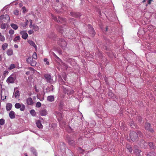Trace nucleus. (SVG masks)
<instances>
[{"mask_svg":"<svg viewBox=\"0 0 156 156\" xmlns=\"http://www.w3.org/2000/svg\"><path fill=\"white\" fill-rule=\"evenodd\" d=\"M34 31L33 30H30L28 31V33L29 34H31L33 33Z\"/></svg>","mask_w":156,"mask_h":156,"instance_id":"57","label":"nucleus"},{"mask_svg":"<svg viewBox=\"0 0 156 156\" xmlns=\"http://www.w3.org/2000/svg\"><path fill=\"white\" fill-rule=\"evenodd\" d=\"M33 58H34V59H36L37 58V54L36 52H34L33 55Z\"/></svg>","mask_w":156,"mask_h":156,"instance_id":"45","label":"nucleus"},{"mask_svg":"<svg viewBox=\"0 0 156 156\" xmlns=\"http://www.w3.org/2000/svg\"><path fill=\"white\" fill-rule=\"evenodd\" d=\"M26 102L27 104L28 105H32L34 103L32 99L30 97L28 98L27 99Z\"/></svg>","mask_w":156,"mask_h":156,"instance_id":"16","label":"nucleus"},{"mask_svg":"<svg viewBox=\"0 0 156 156\" xmlns=\"http://www.w3.org/2000/svg\"><path fill=\"white\" fill-rule=\"evenodd\" d=\"M29 22H30V24H32V20H29Z\"/></svg>","mask_w":156,"mask_h":156,"instance_id":"63","label":"nucleus"},{"mask_svg":"<svg viewBox=\"0 0 156 156\" xmlns=\"http://www.w3.org/2000/svg\"><path fill=\"white\" fill-rule=\"evenodd\" d=\"M14 33V30H13L12 29H10L9 31V33L10 35H12Z\"/></svg>","mask_w":156,"mask_h":156,"instance_id":"51","label":"nucleus"},{"mask_svg":"<svg viewBox=\"0 0 156 156\" xmlns=\"http://www.w3.org/2000/svg\"><path fill=\"white\" fill-rule=\"evenodd\" d=\"M147 156H156V154L154 152H150Z\"/></svg>","mask_w":156,"mask_h":156,"instance_id":"37","label":"nucleus"},{"mask_svg":"<svg viewBox=\"0 0 156 156\" xmlns=\"http://www.w3.org/2000/svg\"><path fill=\"white\" fill-rule=\"evenodd\" d=\"M33 61V58L31 57H29L27 59L26 61L27 63L29 64H30V63Z\"/></svg>","mask_w":156,"mask_h":156,"instance_id":"32","label":"nucleus"},{"mask_svg":"<svg viewBox=\"0 0 156 156\" xmlns=\"http://www.w3.org/2000/svg\"><path fill=\"white\" fill-rule=\"evenodd\" d=\"M137 133H138V136H139L140 137L143 138V135L142 134V133L140 131H137Z\"/></svg>","mask_w":156,"mask_h":156,"instance_id":"46","label":"nucleus"},{"mask_svg":"<svg viewBox=\"0 0 156 156\" xmlns=\"http://www.w3.org/2000/svg\"><path fill=\"white\" fill-rule=\"evenodd\" d=\"M4 19H7L8 21H9L10 18L9 15H2L0 16V19L3 20Z\"/></svg>","mask_w":156,"mask_h":156,"instance_id":"19","label":"nucleus"},{"mask_svg":"<svg viewBox=\"0 0 156 156\" xmlns=\"http://www.w3.org/2000/svg\"><path fill=\"white\" fill-rule=\"evenodd\" d=\"M8 46V44L7 43H5L3 44L2 46V49L4 51Z\"/></svg>","mask_w":156,"mask_h":156,"instance_id":"34","label":"nucleus"},{"mask_svg":"<svg viewBox=\"0 0 156 156\" xmlns=\"http://www.w3.org/2000/svg\"><path fill=\"white\" fill-rule=\"evenodd\" d=\"M30 114L33 116H35L36 115V112L34 109H32L30 111Z\"/></svg>","mask_w":156,"mask_h":156,"instance_id":"39","label":"nucleus"},{"mask_svg":"<svg viewBox=\"0 0 156 156\" xmlns=\"http://www.w3.org/2000/svg\"><path fill=\"white\" fill-rule=\"evenodd\" d=\"M48 37L49 38L53 39L54 41L56 40L55 39V34L54 33L51 32L50 34L48 36Z\"/></svg>","mask_w":156,"mask_h":156,"instance_id":"22","label":"nucleus"},{"mask_svg":"<svg viewBox=\"0 0 156 156\" xmlns=\"http://www.w3.org/2000/svg\"><path fill=\"white\" fill-rule=\"evenodd\" d=\"M141 150L138 149V146L136 145H135L133 147V152L134 154L136 156H140V153L141 152Z\"/></svg>","mask_w":156,"mask_h":156,"instance_id":"8","label":"nucleus"},{"mask_svg":"<svg viewBox=\"0 0 156 156\" xmlns=\"http://www.w3.org/2000/svg\"><path fill=\"white\" fill-rule=\"evenodd\" d=\"M63 105H64V102L62 101H60V102L59 103V107L61 108H62L63 106Z\"/></svg>","mask_w":156,"mask_h":156,"instance_id":"47","label":"nucleus"},{"mask_svg":"<svg viewBox=\"0 0 156 156\" xmlns=\"http://www.w3.org/2000/svg\"><path fill=\"white\" fill-rule=\"evenodd\" d=\"M9 73V72L7 70H5L4 72L3 73V75L4 76H5L6 75H7Z\"/></svg>","mask_w":156,"mask_h":156,"instance_id":"55","label":"nucleus"},{"mask_svg":"<svg viewBox=\"0 0 156 156\" xmlns=\"http://www.w3.org/2000/svg\"><path fill=\"white\" fill-rule=\"evenodd\" d=\"M34 90H35V91L36 92H39V90H38V89H37V87H36V86L35 85L34 86Z\"/></svg>","mask_w":156,"mask_h":156,"instance_id":"59","label":"nucleus"},{"mask_svg":"<svg viewBox=\"0 0 156 156\" xmlns=\"http://www.w3.org/2000/svg\"><path fill=\"white\" fill-rule=\"evenodd\" d=\"M13 95L16 98H18L20 96L19 91L18 90L16 91L14 93Z\"/></svg>","mask_w":156,"mask_h":156,"instance_id":"24","label":"nucleus"},{"mask_svg":"<svg viewBox=\"0 0 156 156\" xmlns=\"http://www.w3.org/2000/svg\"><path fill=\"white\" fill-rule=\"evenodd\" d=\"M30 151L35 156H37V153L34 147H31L30 148Z\"/></svg>","mask_w":156,"mask_h":156,"instance_id":"27","label":"nucleus"},{"mask_svg":"<svg viewBox=\"0 0 156 156\" xmlns=\"http://www.w3.org/2000/svg\"><path fill=\"white\" fill-rule=\"evenodd\" d=\"M54 95H50L47 97V100L49 102H53L54 101Z\"/></svg>","mask_w":156,"mask_h":156,"instance_id":"20","label":"nucleus"},{"mask_svg":"<svg viewBox=\"0 0 156 156\" xmlns=\"http://www.w3.org/2000/svg\"><path fill=\"white\" fill-rule=\"evenodd\" d=\"M16 67L15 65L14 64H12L10 65L9 66L8 68V69L9 70L12 69Z\"/></svg>","mask_w":156,"mask_h":156,"instance_id":"35","label":"nucleus"},{"mask_svg":"<svg viewBox=\"0 0 156 156\" xmlns=\"http://www.w3.org/2000/svg\"><path fill=\"white\" fill-rule=\"evenodd\" d=\"M20 26L23 27H26V26H27L26 24L25 23H21L20 24Z\"/></svg>","mask_w":156,"mask_h":156,"instance_id":"53","label":"nucleus"},{"mask_svg":"<svg viewBox=\"0 0 156 156\" xmlns=\"http://www.w3.org/2000/svg\"><path fill=\"white\" fill-rule=\"evenodd\" d=\"M70 14L73 17L76 18L79 17L81 16V14L79 12H71Z\"/></svg>","mask_w":156,"mask_h":156,"instance_id":"17","label":"nucleus"},{"mask_svg":"<svg viewBox=\"0 0 156 156\" xmlns=\"http://www.w3.org/2000/svg\"><path fill=\"white\" fill-rule=\"evenodd\" d=\"M20 39V36H17L15 37V38L13 40V41L14 42H16L18 40H19Z\"/></svg>","mask_w":156,"mask_h":156,"instance_id":"41","label":"nucleus"},{"mask_svg":"<svg viewBox=\"0 0 156 156\" xmlns=\"http://www.w3.org/2000/svg\"><path fill=\"white\" fill-rule=\"evenodd\" d=\"M28 23H29V21L28 20H27L26 21V22L25 23V24H26V25H27V24H28Z\"/></svg>","mask_w":156,"mask_h":156,"instance_id":"61","label":"nucleus"},{"mask_svg":"<svg viewBox=\"0 0 156 156\" xmlns=\"http://www.w3.org/2000/svg\"><path fill=\"white\" fill-rule=\"evenodd\" d=\"M88 31L90 33L92 37H94L95 34V32L94 28L92 27V26L90 24L88 25Z\"/></svg>","mask_w":156,"mask_h":156,"instance_id":"10","label":"nucleus"},{"mask_svg":"<svg viewBox=\"0 0 156 156\" xmlns=\"http://www.w3.org/2000/svg\"><path fill=\"white\" fill-rule=\"evenodd\" d=\"M104 80L106 84L108 85V79L106 76L104 78Z\"/></svg>","mask_w":156,"mask_h":156,"instance_id":"56","label":"nucleus"},{"mask_svg":"<svg viewBox=\"0 0 156 156\" xmlns=\"http://www.w3.org/2000/svg\"><path fill=\"white\" fill-rule=\"evenodd\" d=\"M28 43L30 44V45L33 46L34 48H37L36 45L35 43L33 41L31 40L29 41H28Z\"/></svg>","mask_w":156,"mask_h":156,"instance_id":"30","label":"nucleus"},{"mask_svg":"<svg viewBox=\"0 0 156 156\" xmlns=\"http://www.w3.org/2000/svg\"><path fill=\"white\" fill-rule=\"evenodd\" d=\"M126 148L128 150L129 152L131 153L132 151V148L130 145H127L126 146Z\"/></svg>","mask_w":156,"mask_h":156,"instance_id":"36","label":"nucleus"},{"mask_svg":"<svg viewBox=\"0 0 156 156\" xmlns=\"http://www.w3.org/2000/svg\"><path fill=\"white\" fill-rule=\"evenodd\" d=\"M22 9L23 10V13H25V12L26 11V8L25 6H23L22 8Z\"/></svg>","mask_w":156,"mask_h":156,"instance_id":"58","label":"nucleus"},{"mask_svg":"<svg viewBox=\"0 0 156 156\" xmlns=\"http://www.w3.org/2000/svg\"><path fill=\"white\" fill-rule=\"evenodd\" d=\"M68 143L69 144L73 146H75L76 145L75 142L73 140H69L68 141Z\"/></svg>","mask_w":156,"mask_h":156,"instance_id":"33","label":"nucleus"},{"mask_svg":"<svg viewBox=\"0 0 156 156\" xmlns=\"http://www.w3.org/2000/svg\"><path fill=\"white\" fill-rule=\"evenodd\" d=\"M28 69L30 70L33 71V73H34L35 71V70L33 68L31 67H28Z\"/></svg>","mask_w":156,"mask_h":156,"instance_id":"54","label":"nucleus"},{"mask_svg":"<svg viewBox=\"0 0 156 156\" xmlns=\"http://www.w3.org/2000/svg\"><path fill=\"white\" fill-rule=\"evenodd\" d=\"M1 96V99L2 100H5L6 97V96L5 94V92H4V93L3 94L2 93V91L1 92V94H0Z\"/></svg>","mask_w":156,"mask_h":156,"instance_id":"25","label":"nucleus"},{"mask_svg":"<svg viewBox=\"0 0 156 156\" xmlns=\"http://www.w3.org/2000/svg\"><path fill=\"white\" fill-rule=\"evenodd\" d=\"M41 106V103L40 102H37L36 107L37 108L40 107Z\"/></svg>","mask_w":156,"mask_h":156,"instance_id":"50","label":"nucleus"},{"mask_svg":"<svg viewBox=\"0 0 156 156\" xmlns=\"http://www.w3.org/2000/svg\"><path fill=\"white\" fill-rule=\"evenodd\" d=\"M66 26L64 25L63 27H62L61 26L58 27L57 29L59 32L61 33H63V32L66 31Z\"/></svg>","mask_w":156,"mask_h":156,"instance_id":"12","label":"nucleus"},{"mask_svg":"<svg viewBox=\"0 0 156 156\" xmlns=\"http://www.w3.org/2000/svg\"><path fill=\"white\" fill-rule=\"evenodd\" d=\"M148 144L151 149H156V147L153 144V143L150 142Z\"/></svg>","mask_w":156,"mask_h":156,"instance_id":"26","label":"nucleus"},{"mask_svg":"<svg viewBox=\"0 0 156 156\" xmlns=\"http://www.w3.org/2000/svg\"><path fill=\"white\" fill-rule=\"evenodd\" d=\"M13 52L12 49H9L7 51V54L9 56H11L13 54Z\"/></svg>","mask_w":156,"mask_h":156,"instance_id":"28","label":"nucleus"},{"mask_svg":"<svg viewBox=\"0 0 156 156\" xmlns=\"http://www.w3.org/2000/svg\"><path fill=\"white\" fill-rule=\"evenodd\" d=\"M137 119L139 122H141L142 120V118L140 116H138L137 117Z\"/></svg>","mask_w":156,"mask_h":156,"instance_id":"52","label":"nucleus"},{"mask_svg":"<svg viewBox=\"0 0 156 156\" xmlns=\"http://www.w3.org/2000/svg\"><path fill=\"white\" fill-rule=\"evenodd\" d=\"M39 113L41 116H43L46 115L48 112L46 109H44L41 110L39 112Z\"/></svg>","mask_w":156,"mask_h":156,"instance_id":"18","label":"nucleus"},{"mask_svg":"<svg viewBox=\"0 0 156 156\" xmlns=\"http://www.w3.org/2000/svg\"><path fill=\"white\" fill-rule=\"evenodd\" d=\"M30 73V72L29 71L27 72L26 73V74L27 75H28Z\"/></svg>","mask_w":156,"mask_h":156,"instance_id":"64","label":"nucleus"},{"mask_svg":"<svg viewBox=\"0 0 156 156\" xmlns=\"http://www.w3.org/2000/svg\"><path fill=\"white\" fill-rule=\"evenodd\" d=\"M151 124L149 123H146L145 125V128L146 130L151 132V133H153L154 132V130L150 128Z\"/></svg>","mask_w":156,"mask_h":156,"instance_id":"11","label":"nucleus"},{"mask_svg":"<svg viewBox=\"0 0 156 156\" xmlns=\"http://www.w3.org/2000/svg\"><path fill=\"white\" fill-rule=\"evenodd\" d=\"M48 59L47 58H44V61L46 62L45 64L47 65H49V62L48 61Z\"/></svg>","mask_w":156,"mask_h":156,"instance_id":"49","label":"nucleus"},{"mask_svg":"<svg viewBox=\"0 0 156 156\" xmlns=\"http://www.w3.org/2000/svg\"><path fill=\"white\" fill-rule=\"evenodd\" d=\"M16 78V75L15 74H12L6 80V82L8 83H13Z\"/></svg>","mask_w":156,"mask_h":156,"instance_id":"2","label":"nucleus"},{"mask_svg":"<svg viewBox=\"0 0 156 156\" xmlns=\"http://www.w3.org/2000/svg\"><path fill=\"white\" fill-rule=\"evenodd\" d=\"M5 123V120L4 119H0V124L1 125H3Z\"/></svg>","mask_w":156,"mask_h":156,"instance_id":"42","label":"nucleus"},{"mask_svg":"<svg viewBox=\"0 0 156 156\" xmlns=\"http://www.w3.org/2000/svg\"><path fill=\"white\" fill-rule=\"evenodd\" d=\"M37 62L36 61L33 60L30 63V65L31 66H36Z\"/></svg>","mask_w":156,"mask_h":156,"instance_id":"38","label":"nucleus"},{"mask_svg":"<svg viewBox=\"0 0 156 156\" xmlns=\"http://www.w3.org/2000/svg\"><path fill=\"white\" fill-rule=\"evenodd\" d=\"M62 89L64 92L68 95L74 93V91L70 89H68L67 87L62 86Z\"/></svg>","mask_w":156,"mask_h":156,"instance_id":"7","label":"nucleus"},{"mask_svg":"<svg viewBox=\"0 0 156 156\" xmlns=\"http://www.w3.org/2000/svg\"><path fill=\"white\" fill-rule=\"evenodd\" d=\"M73 59L70 58H69L66 59L67 62L70 64L71 63V62H73Z\"/></svg>","mask_w":156,"mask_h":156,"instance_id":"43","label":"nucleus"},{"mask_svg":"<svg viewBox=\"0 0 156 156\" xmlns=\"http://www.w3.org/2000/svg\"><path fill=\"white\" fill-rule=\"evenodd\" d=\"M10 26L11 27L15 30H16L18 27L17 25L13 23H11Z\"/></svg>","mask_w":156,"mask_h":156,"instance_id":"29","label":"nucleus"},{"mask_svg":"<svg viewBox=\"0 0 156 156\" xmlns=\"http://www.w3.org/2000/svg\"><path fill=\"white\" fill-rule=\"evenodd\" d=\"M12 107V104L10 103H7L6 106V110L7 111H10Z\"/></svg>","mask_w":156,"mask_h":156,"instance_id":"21","label":"nucleus"},{"mask_svg":"<svg viewBox=\"0 0 156 156\" xmlns=\"http://www.w3.org/2000/svg\"><path fill=\"white\" fill-rule=\"evenodd\" d=\"M15 113L13 111H11L9 113V116L11 119H13L15 118Z\"/></svg>","mask_w":156,"mask_h":156,"instance_id":"23","label":"nucleus"},{"mask_svg":"<svg viewBox=\"0 0 156 156\" xmlns=\"http://www.w3.org/2000/svg\"><path fill=\"white\" fill-rule=\"evenodd\" d=\"M44 76L47 82L52 84L54 82L53 79V76H51V73L45 74H44Z\"/></svg>","mask_w":156,"mask_h":156,"instance_id":"1","label":"nucleus"},{"mask_svg":"<svg viewBox=\"0 0 156 156\" xmlns=\"http://www.w3.org/2000/svg\"><path fill=\"white\" fill-rule=\"evenodd\" d=\"M15 107L17 109L20 108V110L22 111H24L26 108L25 106L23 104L21 105L19 103H17L15 104Z\"/></svg>","mask_w":156,"mask_h":156,"instance_id":"6","label":"nucleus"},{"mask_svg":"<svg viewBox=\"0 0 156 156\" xmlns=\"http://www.w3.org/2000/svg\"><path fill=\"white\" fill-rule=\"evenodd\" d=\"M130 126L133 128H134V127H135V126L134 125H133V123H131V124L130 125Z\"/></svg>","mask_w":156,"mask_h":156,"instance_id":"60","label":"nucleus"},{"mask_svg":"<svg viewBox=\"0 0 156 156\" xmlns=\"http://www.w3.org/2000/svg\"><path fill=\"white\" fill-rule=\"evenodd\" d=\"M32 27H33L34 30L35 31H37L39 30L38 27L35 24H33Z\"/></svg>","mask_w":156,"mask_h":156,"instance_id":"31","label":"nucleus"},{"mask_svg":"<svg viewBox=\"0 0 156 156\" xmlns=\"http://www.w3.org/2000/svg\"><path fill=\"white\" fill-rule=\"evenodd\" d=\"M20 34L22 35V37L24 39H26L28 35L27 34L25 31H22L20 33Z\"/></svg>","mask_w":156,"mask_h":156,"instance_id":"14","label":"nucleus"},{"mask_svg":"<svg viewBox=\"0 0 156 156\" xmlns=\"http://www.w3.org/2000/svg\"><path fill=\"white\" fill-rule=\"evenodd\" d=\"M49 90L50 91H53L54 88V87L53 85H51L49 87Z\"/></svg>","mask_w":156,"mask_h":156,"instance_id":"48","label":"nucleus"},{"mask_svg":"<svg viewBox=\"0 0 156 156\" xmlns=\"http://www.w3.org/2000/svg\"><path fill=\"white\" fill-rule=\"evenodd\" d=\"M138 144L140 146L144 148H146L148 144V143L145 142L143 139L140 140L139 141Z\"/></svg>","mask_w":156,"mask_h":156,"instance_id":"9","label":"nucleus"},{"mask_svg":"<svg viewBox=\"0 0 156 156\" xmlns=\"http://www.w3.org/2000/svg\"><path fill=\"white\" fill-rule=\"evenodd\" d=\"M52 18L54 20L58 23H62L63 22H65L66 20L65 19L62 18L59 16H58V18L57 17L55 16L53 14H51Z\"/></svg>","mask_w":156,"mask_h":156,"instance_id":"5","label":"nucleus"},{"mask_svg":"<svg viewBox=\"0 0 156 156\" xmlns=\"http://www.w3.org/2000/svg\"><path fill=\"white\" fill-rule=\"evenodd\" d=\"M5 40V37L3 35H2L0 36V41H1L4 42Z\"/></svg>","mask_w":156,"mask_h":156,"instance_id":"44","label":"nucleus"},{"mask_svg":"<svg viewBox=\"0 0 156 156\" xmlns=\"http://www.w3.org/2000/svg\"><path fill=\"white\" fill-rule=\"evenodd\" d=\"M0 27L2 29H5L6 27V24L4 23H2Z\"/></svg>","mask_w":156,"mask_h":156,"instance_id":"40","label":"nucleus"},{"mask_svg":"<svg viewBox=\"0 0 156 156\" xmlns=\"http://www.w3.org/2000/svg\"><path fill=\"white\" fill-rule=\"evenodd\" d=\"M14 47L15 48H17L18 47V46L17 45L15 44L14 45Z\"/></svg>","mask_w":156,"mask_h":156,"instance_id":"62","label":"nucleus"},{"mask_svg":"<svg viewBox=\"0 0 156 156\" xmlns=\"http://www.w3.org/2000/svg\"><path fill=\"white\" fill-rule=\"evenodd\" d=\"M36 124L37 127L40 129H42L43 127V126L41 124V121L40 120H38L36 121Z\"/></svg>","mask_w":156,"mask_h":156,"instance_id":"15","label":"nucleus"},{"mask_svg":"<svg viewBox=\"0 0 156 156\" xmlns=\"http://www.w3.org/2000/svg\"><path fill=\"white\" fill-rule=\"evenodd\" d=\"M96 115L99 118H101V112L100 110L97 108H96L94 111Z\"/></svg>","mask_w":156,"mask_h":156,"instance_id":"13","label":"nucleus"},{"mask_svg":"<svg viewBox=\"0 0 156 156\" xmlns=\"http://www.w3.org/2000/svg\"><path fill=\"white\" fill-rule=\"evenodd\" d=\"M58 44L62 47V49L65 50L67 47V44L63 39H59L57 42Z\"/></svg>","mask_w":156,"mask_h":156,"instance_id":"4","label":"nucleus"},{"mask_svg":"<svg viewBox=\"0 0 156 156\" xmlns=\"http://www.w3.org/2000/svg\"><path fill=\"white\" fill-rule=\"evenodd\" d=\"M130 137L131 140L133 141H137L138 138V133L137 132L133 131L130 133Z\"/></svg>","mask_w":156,"mask_h":156,"instance_id":"3","label":"nucleus"}]
</instances>
